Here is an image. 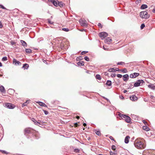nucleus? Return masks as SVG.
<instances>
[{
	"instance_id": "nucleus-22",
	"label": "nucleus",
	"mask_w": 155,
	"mask_h": 155,
	"mask_svg": "<svg viewBox=\"0 0 155 155\" xmlns=\"http://www.w3.org/2000/svg\"><path fill=\"white\" fill-rule=\"evenodd\" d=\"M147 8V6L146 5L143 4L140 7L141 9H144Z\"/></svg>"
},
{
	"instance_id": "nucleus-46",
	"label": "nucleus",
	"mask_w": 155,
	"mask_h": 155,
	"mask_svg": "<svg viewBox=\"0 0 155 155\" xmlns=\"http://www.w3.org/2000/svg\"><path fill=\"white\" fill-rule=\"evenodd\" d=\"M143 123L145 125H147V122L146 121H145V120H143Z\"/></svg>"
},
{
	"instance_id": "nucleus-21",
	"label": "nucleus",
	"mask_w": 155,
	"mask_h": 155,
	"mask_svg": "<svg viewBox=\"0 0 155 155\" xmlns=\"http://www.w3.org/2000/svg\"><path fill=\"white\" fill-rule=\"evenodd\" d=\"M143 130L147 131H148L150 130L149 128L148 127H147V125L143 126Z\"/></svg>"
},
{
	"instance_id": "nucleus-54",
	"label": "nucleus",
	"mask_w": 155,
	"mask_h": 155,
	"mask_svg": "<svg viewBox=\"0 0 155 155\" xmlns=\"http://www.w3.org/2000/svg\"><path fill=\"white\" fill-rule=\"evenodd\" d=\"M123 92H124V93H126V92H127V90H124V91Z\"/></svg>"
},
{
	"instance_id": "nucleus-16",
	"label": "nucleus",
	"mask_w": 155,
	"mask_h": 155,
	"mask_svg": "<svg viewBox=\"0 0 155 155\" xmlns=\"http://www.w3.org/2000/svg\"><path fill=\"white\" fill-rule=\"evenodd\" d=\"M129 78V76L128 74H126L123 76V80L124 81H126Z\"/></svg>"
},
{
	"instance_id": "nucleus-57",
	"label": "nucleus",
	"mask_w": 155,
	"mask_h": 155,
	"mask_svg": "<svg viewBox=\"0 0 155 155\" xmlns=\"http://www.w3.org/2000/svg\"><path fill=\"white\" fill-rule=\"evenodd\" d=\"M110 154L111 155H112L113 154V152L112 151L110 152Z\"/></svg>"
},
{
	"instance_id": "nucleus-14",
	"label": "nucleus",
	"mask_w": 155,
	"mask_h": 155,
	"mask_svg": "<svg viewBox=\"0 0 155 155\" xmlns=\"http://www.w3.org/2000/svg\"><path fill=\"white\" fill-rule=\"evenodd\" d=\"M130 139V137L129 136H127L125 137L124 140L125 143H128L129 142Z\"/></svg>"
},
{
	"instance_id": "nucleus-25",
	"label": "nucleus",
	"mask_w": 155,
	"mask_h": 155,
	"mask_svg": "<svg viewBox=\"0 0 155 155\" xmlns=\"http://www.w3.org/2000/svg\"><path fill=\"white\" fill-rule=\"evenodd\" d=\"M96 79L99 80H101V77L100 75L98 74H97L96 75Z\"/></svg>"
},
{
	"instance_id": "nucleus-50",
	"label": "nucleus",
	"mask_w": 155,
	"mask_h": 155,
	"mask_svg": "<svg viewBox=\"0 0 155 155\" xmlns=\"http://www.w3.org/2000/svg\"><path fill=\"white\" fill-rule=\"evenodd\" d=\"M2 26H2V23L1 22H0V28H2Z\"/></svg>"
},
{
	"instance_id": "nucleus-24",
	"label": "nucleus",
	"mask_w": 155,
	"mask_h": 155,
	"mask_svg": "<svg viewBox=\"0 0 155 155\" xmlns=\"http://www.w3.org/2000/svg\"><path fill=\"white\" fill-rule=\"evenodd\" d=\"M119 71L123 73H126L127 72V70L126 68H124L120 70L119 69Z\"/></svg>"
},
{
	"instance_id": "nucleus-63",
	"label": "nucleus",
	"mask_w": 155,
	"mask_h": 155,
	"mask_svg": "<svg viewBox=\"0 0 155 155\" xmlns=\"http://www.w3.org/2000/svg\"><path fill=\"white\" fill-rule=\"evenodd\" d=\"M98 155H104L102 154H99Z\"/></svg>"
},
{
	"instance_id": "nucleus-8",
	"label": "nucleus",
	"mask_w": 155,
	"mask_h": 155,
	"mask_svg": "<svg viewBox=\"0 0 155 155\" xmlns=\"http://www.w3.org/2000/svg\"><path fill=\"white\" fill-rule=\"evenodd\" d=\"M5 106L9 109H13L15 107V106L11 103H7L5 104Z\"/></svg>"
},
{
	"instance_id": "nucleus-48",
	"label": "nucleus",
	"mask_w": 155,
	"mask_h": 155,
	"mask_svg": "<svg viewBox=\"0 0 155 155\" xmlns=\"http://www.w3.org/2000/svg\"><path fill=\"white\" fill-rule=\"evenodd\" d=\"M87 51H83V52H82L81 53V54L82 55H83L85 54H86V53H87Z\"/></svg>"
},
{
	"instance_id": "nucleus-29",
	"label": "nucleus",
	"mask_w": 155,
	"mask_h": 155,
	"mask_svg": "<svg viewBox=\"0 0 155 155\" xmlns=\"http://www.w3.org/2000/svg\"><path fill=\"white\" fill-rule=\"evenodd\" d=\"M148 87L154 89L155 86L152 84H149L148 85Z\"/></svg>"
},
{
	"instance_id": "nucleus-15",
	"label": "nucleus",
	"mask_w": 155,
	"mask_h": 155,
	"mask_svg": "<svg viewBox=\"0 0 155 155\" xmlns=\"http://www.w3.org/2000/svg\"><path fill=\"white\" fill-rule=\"evenodd\" d=\"M31 120L34 122V124L35 125L39 126V124H40V122H39L35 120V119L34 118H32Z\"/></svg>"
},
{
	"instance_id": "nucleus-61",
	"label": "nucleus",
	"mask_w": 155,
	"mask_h": 155,
	"mask_svg": "<svg viewBox=\"0 0 155 155\" xmlns=\"http://www.w3.org/2000/svg\"><path fill=\"white\" fill-rule=\"evenodd\" d=\"M14 43V42H12L11 44L12 45H13Z\"/></svg>"
},
{
	"instance_id": "nucleus-64",
	"label": "nucleus",
	"mask_w": 155,
	"mask_h": 155,
	"mask_svg": "<svg viewBox=\"0 0 155 155\" xmlns=\"http://www.w3.org/2000/svg\"><path fill=\"white\" fill-rule=\"evenodd\" d=\"M84 130V128H83V130Z\"/></svg>"
},
{
	"instance_id": "nucleus-43",
	"label": "nucleus",
	"mask_w": 155,
	"mask_h": 155,
	"mask_svg": "<svg viewBox=\"0 0 155 155\" xmlns=\"http://www.w3.org/2000/svg\"><path fill=\"white\" fill-rule=\"evenodd\" d=\"M116 76V74H115V73L113 74H111V76L112 78H113L114 77H115Z\"/></svg>"
},
{
	"instance_id": "nucleus-35",
	"label": "nucleus",
	"mask_w": 155,
	"mask_h": 155,
	"mask_svg": "<svg viewBox=\"0 0 155 155\" xmlns=\"http://www.w3.org/2000/svg\"><path fill=\"white\" fill-rule=\"evenodd\" d=\"M116 149V146L114 145H113L111 147V149L113 150H115Z\"/></svg>"
},
{
	"instance_id": "nucleus-59",
	"label": "nucleus",
	"mask_w": 155,
	"mask_h": 155,
	"mask_svg": "<svg viewBox=\"0 0 155 155\" xmlns=\"http://www.w3.org/2000/svg\"><path fill=\"white\" fill-rule=\"evenodd\" d=\"M2 66V64L1 62H0V67H1Z\"/></svg>"
},
{
	"instance_id": "nucleus-62",
	"label": "nucleus",
	"mask_w": 155,
	"mask_h": 155,
	"mask_svg": "<svg viewBox=\"0 0 155 155\" xmlns=\"http://www.w3.org/2000/svg\"><path fill=\"white\" fill-rule=\"evenodd\" d=\"M121 98L122 99H123V98H124V97L123 96H122V97H121Z\"/></svg>"
},
{
	"instance_id": "nucleus-20",
	"label": "nucleus",
	"mask_w": 155,
	"mask_h": 155,
	"mask_svg": "<svg viewBox=\"0 0 155 155\" xmlns=\"http://www.w3.org/2000/svg\"><path fill=\"white\" fill-rule=\"evenodd\" d=\"M21 43L22 44L23 46L24 47H26L27 46V44L25 41L23 40H21Z\"/></svg>"
},
{
	"instance_id": "nucleus-37",
	"label": "nucleus",
	"mask_w": 155,
	"mask_h": 155,
	"mask_svg": "<svg viewBox=\"0 0 155 155\" xmlns=\"http://www.w3.org/2000/svg\"><path fill=\"white\" fill-rule=\"evenodd\" d=\"M145 26L144 24H142L140 26V28L141 29H142Z\"/></svg>"
},
{
	"instance_id": "nucleus-33",
	"label": "nucleus",
	"mask_w": 155,
	"mask_h": 155,
	"mask_svg": "<svg viewBox=\"0 0 155 155\" xmlns=\"http://www.w3.org/2000/svg\"><path fill=\"white\" fill-rule=\"evenodd\" d=\"M1 152L2 153L4 154H8V152H7V151L3 150H0Z\"/></svg>"
},
{
	"instance_id": "nucleus-34",
	"label": "nucleus",
	"mask_w": 155,
	"mask_h": 155,
	"mask_svg": "<svg viewBox=\"0 0 155 155\" xmlns=\"http://www.w3.org/2000/svg\"><path fill=\"white\" fill-rule=\"evenodd\" d=\"M2 60L3 61H6L7 60V58L6 57H5L2 58Z\"/></svg>"
},
{
	"instance_id": "nucleus-40",
	"label": "nucleus",
	"mask_w": 155,
	"mask_h": 155,
	"mask_svg": "<svg viewBox=\"0 0 155 155\" xmlns=\"http://www.w3.org/2000/svg\"><path fill=\"white\" fill-rule=\"evenodd\" d=\"M97 25L99 27H100L101 28H102V26L101 24V23H99Z\"/></svg>"
},
{
	"instance_id": "nucleus-10",
	"label": "nucleus",
	"mask_w": 155,
	"mask_h": 155,
	"mask_svg": "<svg viewBox=\"0 0 155 155\" xmlns=\"http://www.w3.org/2000/svg\"><path fill=\"white\" fill-rule=\"evenodd\" d=\"M108 71L110 72H115L116 71H119V69L117 68H110L108 70Z\"/></svg>"
},
{
	"instance_id": "nucleus-53",
	"label": "nucleus",
	"mask_w": 155,
	"mask_h": 155,
	"mask_svg": "<svg viewBox=\"0 0 155 155\" xmlns=\"http://www.w3.org/2000/svg\"><path fill=\"white\" fill-rule=\"evenodd\" d=\"M83 125L84 127H85L87 125L86 124H85V123H84Z\"/></svg>"
},
{
	"instance_id": "nucleus-44",
	"label": "nucleus",
	"mask_w": 155,
	"mask_h": 155,
	"mask_svg": "<svg viewBox=\"0 0 155 155\" xmlns=\"http://www.w3.org/2000/svg\"><path fill=\"white\" fill-rule=\"evenodd\" d=\"M43 111L45 113V114H46V115H47L48 114V111H46V110H43Z\"/></svg>"
},
{
	"instance_id": "nucleus-27",
	"label": "nucleus",
	"mask_w": 155,
	"mask_h": 155,
	"mask_svg": "<svg viewBox=\"0 0 155 155\" xmlns=\"http://www.w3.org/2000/svg\"><path fill=\"white\" fill-rule=\"evenodd\" d=\"M58 5L60 7H63V6L64 5L63 4V3H62L61 2H58Z\"/></svg>"
},
{
	"instance_id": "nucleus-28",
	"label": "nucleus",
	"mask_w": 155,
	"mask_h": 155,
	"mask_svg": "<svg viewBox=\"0 0 155 155\" xmlns=\"http://www.w3.org/2000/svg\"><path fill=\"white\" fill-rule=\"evenodd\" d=\"M78 64L79 66L83 65L84 64V62L81 61H80L78 63Z\"/></svg>"
},
{
	"instance_id": "nucleus-45",
	"label": "nucleus",
	"mask_w": 155,
	"mask_h": 155,
	"mask_svg": "<svg viewBox=\"0 0 155 155\" xmlns=\"http://www.w3.org/2000/svg\"><path fill=\"white\" fill-rule=\"evenodd\" d=\"M78 126H79V125H78V123H75L74 124V126L75 127H78Z\"/></svg>"
},
{
	"instance_id": "nucleus-55",
	"label": "nucleus",
	"mask_w": 155,
	"mask_h": 155,
	"mask_svg": "<svg viewBox=\"0 0 155 155\" xmlns=\"http://www.w3.org/2000/svg\"><path fill=\"white\" fill-rule=\"evenodd\" d=\"M76 118L78 119H79L80 118V117L79 116H77Z\"/></svg>"
},
{
	"instance_id": "nucleus-36",
	"label": "nucleus",
	"mask_w": 155,
	"mask_h": 155,
	"mask_svg": "<svg viewBox=\"0 0 155 155\" xmlns=\"http://www.w3.org/2000/svg\"><path fill=\"white\" fill-rule=\"evenodd\" d=\"M84 59L85 60L87 61H89V58H88V57L87 56L85 57L84 58Z\"/></svg>"
},
{
	"instance_id": "nucleus-32",
	"label": "nucleus",
	"mask_w": 155,
	"mask_h": 155,
	"mask_svg": "<svg viewBox=\"0 0 155 155\" xmlns=\"http://www.w3.org/2000/svg\"><path fill=\"white\" fill-rule=\"evenodd\" d=\"M95 133L98 136H100L101 135V133L100 131L95 130Z\"/></svg>"
},
{
	"instance_id": "nucleus-9",
	"label": "nucleus",
	"mask_w": 155,
	"mask_h": 155,
	"mask_svg": "<svg viewBox=\"0 0 155 155\" xmlns=\"http://www.w3.org/2000/svg\"><path fill=\"white\" fill-rule=\"evenodd\" d=\"M139 74L138 73H134L133 74H130V77L131 78H134L137 77L138 75Z\"/></svg>"
},
{
	"instance_id": "nucleus-1",
	"label": "nucleus",
	"mask_w": 155,
	"mask_h": 155,
	"mask_svg": "<svg viewBox=\"0 0 155 155\" xmlns=\"http://www.w3.org/2000/svg\"><path fill=\"white\" fill-rule=\"evenodd\" d=\"M135 147L138 149H143L145 147L143 141L140 138L136 139L134 143Z\"/></svg>"
},
{
	"instance_id": "nucleus-17",
	"label": "nucleus",
	"mask_w": 155,
	"mask_h": 155,
	"mask_svg": "<svg viewBox=\"0 0 155 155\" xmlns=\"http://www.w3.org/2000/svg\"><path fill=\"white\" fill-rule=\"evenodd\" d=\"M37 103L41 106L47 107V106L45 103L39 101Z\"/></svg>"
},
{
	"instance_id": "nucleus-56",
	"label": "nucleus",
	"mask_w": 155,
	"mask_h": 155,
	"mask_svg": "<svg viewBox=\"0 0 155 155\" xmlns=\"http://www.w3.org/2000/svg\"><path fill=\"white\" fill-rule=\"evenodd\" d=\"M154 97L153 96H150V98H153Z\"/></svg>"
},
{
	"instance_id": "nucleus-47",
	"label": "nucleus",
	"mask_w": 155,
	"mask_h": 155,
	"mask_svg": "<svg viewBox=\"0 0 155 155\" xmlns=\"http://www.w3.org/2000/svg\"><path fill=\"white\" fill-rule=\"evenodd\" d=\"M0 6L1 8H2V9H7L4 6H3L2 5H0Z\"/></svg>"
},
{
	"instance_id": "nucleus-5",
	"label": "nucleus",
	"mask_w": 155,
	"mask_h": 155,
	"mask_svg": "<svg viewBox=\"0 0 155 155\" xmlns=\"http://www.w3.org/2000/svg\"><path fill=\"white\" fill-rule=\"evenodd\" d=\"M144 83V81L142 80H138L134 84V86L135 87H138L141 84H142Z\"/></svg>"
},
{
	"instance_id": "nucleus-42",
	"label": "nucleus",
	"mask_w": 155,
	"mask_h": 155,
	"mask_svg": "<svg viewBox=\"0 0 155 155\" xmlns=\"http://www.w3.org/2000/svg\"><path fill=\"white\" fill-rule=\"evenodd\" d=\"M117 76L118 78H121L122 77V75L120 74H117Z\"/></svg>"
},
{
	"instance_id": "nucleus-7",
	"label": "nucleus",
	"mask_w": 155,
	"mask_h": 155,
	"mask_svg": "<svg viewBox=\"0 0 155 155\" xmlns=\"http://www.w3.org/2000/svg\"><path fill=\"white\" fill-rule=\"evenodd\" d=\"M79 22L82 26H86L87 25V22L85 20L80 19L79 21Z\"/></svg>"
},
{
	"instance_id": "nucleus-4",
	"label": "nucleus",
	"mask_w": 155,
	"mask_h": 155,
	"mask_svg": "<svg viewBox=\"0 0 155 155\" xmlns=\"http://www.w3.org/2000/svg\"><path fill=\"white\" fill-rule=\"evenodd\" d=\"M34 131V130L30 127H28L25 128L24 130V134H29L30 133H31Z\"/></svg>"
},
{
	"instance_id": "nucleus-52",
	"label": "nucleus",
	"mask_w": 155,
	"mask_h": 155,
	"mask_svg": "<svg viewBox=\"0 0 155 155\" xmlns=\"http://www.w3.org/2000/svg\"><path fill=\"white\" fill-rule=\"evenodd\" d=\"M152 12L153 13H155V8H154L152 10Z\"/></svg>"
},
{
	"instance_id": "nucleus-41",
	"label": "nucleus",
	"mask_w": 155,
	"mask_h": 155,
	"mask_svg": "<svg viewBox=\"0 0 155 155\" xmlns=\"http://www.w3.org/2000/svg\"><path fill=\"white\" fill-rule=\"evenodd\" d=\"M48 23L50 24H53V22H52L50 19H48Z\"/></svg>"
},
{
	"instance_id": "nucleus-13",
	"label": "nucleus",
	"mask_w": 155,
	"mask_h": 155,
	"mask_svg": "<svg viewBox=\"0 0 155 155\" xmlns=\"http://www.w3.org/2000/svg\"><path fill=\"white\" fill-rule=\"evenodd\" d=\"M130 98L131 100L134 101H137L138 99L137 97L135 95H133L130 97Z\"/></svg>"
},
{
	"instance_id": "nucleus-60",
	"label": "nucleus",
	"mask_w": 155,
	"mask_h": 155,
	"mask_svg": "<svg viewBox=\"0 0 155 155\" xmlns=\"http://www.w3.org/2000/svg\"><path fill=\"white\" fill-rule=\"evenodd\" d=\"M103 48H104V50H106V48H104V46H103Z\"/></svg>"
},
{
	"instance_id": "nucleus-19",
	"label": "nucleus",
	"mask_w": 155,
	"mask_h": 155,
	"mask_svg": "<svg viewBox=\"0 0 155 155\" xmlns=\"http://www.w3.org/2000/svg\"><path fill=\"white\" fill-rule=\"evenodd\" d=\"M28 67V64H27L25 63L23 65L22 68H24V69H27Z\"/></svg>"
},
{
	"instance_id": "nucleus-6",
	"label": "nucleus",
	"mask_w": 155,
	"mask_h": 155,
	"mask_svg": "<svg viewBox=\"0 0 155 155\" xmlns=\"http://www.w3.org/2000/svg\"><path fill=\"white\" fill-rule=\"evenodd\" d=\"M107 35V34L106 32H103L99 33V36L102 39H104Z\"/></svg>"
},
{
	"instance_id": "nucleus-18",
	"label": "nucleus",
	"mask_w": 155,
	"mask_h": 155,
	"mask_svg": "<svg viewBox=\"0 0 155 155\" xmlns=\"http://www.w3.org/2000/svg\"><path fill=\"white\" fill-rule=\"evenodd\" d=\"M0 91L1 92H5V90L4 87L2 85L0 86Z\"/></svg>"
},
{
	"instance_id": "nucleus-49",
	"label": "nucleus",
	"mask_w": 155,
	"mask_h": 155,
	"mask_svg": "<svg viewBox=\"0 0 155 155\" xmlns=\"http://www.w3.org/2000/svg\"><path fill=\"white\" fill-rule=\"evenodd\" d=\"M109 137L110 139L113 140L114 141H115V140H114V138L112 136H110V137Z\"/></svg>"
},
{
	"instance_id": "nucleus-39",
	"label": "nucleus",
	"mask_w": 155,
	"mask_h": 155,
	"mask_svg": "<svg viewBox=\"0 0 155 155\" xmlns=\"http://www.w3.org/2000/svg\"><path fill=\"white\" fill-rule=\"evenodd\" d=\"M62 29L63 30L65 31H69V30L68 28H63Z\"/></svg>"
},
{
	"instance_id": "nucleus-58",
	"label": "nucleus",
	"mask_w": 155,
	"mask_h": 155,
	"mask_svg": "<svg viewBox=\"0 0 155 155\" xmlns=\"http://www.w3.org/2000/svg\"><path fill=\"white\" fill-rule=\"evenodd\" d=\"M78 150H78V149H75V151L76 152H78Z\"/></svg>"
},
{
	"instance_id": "nucleus-30",
	"label": "nucleus",
	"mask_w": 155,
	"mask_h": 155,
	"mask_svg": "<svg viewBox=\"0 0 155 155\" xmlns=\"http://www.w3.org/2000/svg\"><path fill=\"white\" fill-rule=\"evenodd\" d=\"M58 1H54L53 2V4L54 5H55V6H58Z\"/></svg>"
},
{
	"instance_id": "nucleus-38",
	"label": "nucleus",
	"mask_w": 155,
	"mask_h": 155,
	"mask_svg": "<svg viewBox=\"0 0 155 155\" xmlns=\"http://www.w3.org/2000/svg\"><path fill=\"white\" fill-rule=\"evenodd\" d=\"M125 64V63L124 62H118L117 64H118V65H122V64Z\"/></svg>"
},
{
	"instance_id": "nucleus-2",
	"label": "nucleus",
	"mask_w": 155,
	"mask_h": 155,
	"mask_svg": "<svg viewBox=\"0 0 155 155\" xmlns=\"http://www.w3.org/2000/svg\"><path fill=\"white\" fill-rule=\"evenodd\" d=\"M140 16L142 18L148 19L149 18L150 15L148 14L147 12L143 11L140 13Z\"/></svg>"
},
{
	"instance_id": "nucleus-11",
	"label": "nucleus",
	"mask_w": 155,
	"mask_h": 155,
	"mask_svg": "<svg viewBox=\"0 0 155 155\" xmlns=\"http://www.w3.org/2000/svg\"><path fill=\"white\" fill-rule=\"evenodd\" d=\"M13 64H14L16 65H21V63L20 62L17 61L15 59H13Z\"/></svg>"
},
{
	"instance_id": "nucleus-12",
	"label": "nucleus",
	"mask_w": 155,
	"mask_h": 155,
	"mask_svg": "<svg viewBox=\"0 0 155 155\" xmlns=\"http://www.w3.org/2000/svg\"><path fill=\"white\" fill-rule=\"evenodd\" d=\"M111 41L112 39L109 38H108L105 40V42L108 44H110L111 43Z\"/></svg>"
},
{
	"instance_id": "nucleus-26",
	"label": "nucleus",
	"mask_w": 155,
	"mask_h": 155,
	"mask_svg": "<svg viewBox=\"0 0 155 155\" xmlns=\"http://www.w3.org/2000/svg\"><path fill=\"white\" fill-rule=\"evenodd\" d=\"M25 51L28 53H30L31 52V50L30 49H26Z\"/></svg>"
},
{
	"instance_id": "nucleus-23",
	"label": "nucleus",
	"mask_w": 155,
	"mask_h": 155,
	"mask_svg": "<svg viewBox=\"0 0 155 155\" xmlns=\"http://www.w3.org/2000/svg\"><path fill=\"white\" fill-rule=\"evenodd\" d=\"M106 84L108 86H110L111 85V82L110 81L108 80L106 83Z\"/></svg>"
},
{
	"instance_id": "nucleus-31",
	"label": "nucleus",
	"mask_w": 155,
	"mask_h": 155,
	"mask_svg": "<svg viewBox=\"0 0 155 155\" xmlns=\"http://www.w3.org/2000/svg\"><path fill=\"white\" fill-rule=\"evenodd\" d=\"M28 104V101H27L25 103H24L22 105V107H23L24 106H26L27 105V104Z\"/></svg>"
},
{
	"instance_id": "nucleus-51",
	"label": "nucleus",
	"mask_w": 155,
	"mask_h": 155,
	"mask_svg": "<svg viewBox=\"0 0 155 155\" xmlns=\"http://www.w3.org/2000/svg\"><path fill=\"white\" fill-rule=\"evenodd\" d=\"M48 1L49 2H51L53 3V2L54 1V0H48Z\"/></svg>"
},
{
	"instance_id": "nucleus-3",
	"label": "nucleus",
	"mask_w": 155,
	"mask_h": 155,
	"mask_svg": "<svg viewBox=\"0 0 155 155\" xmlns=\"http://www.w3.org/2000/svg\"><path fill=\"white\" fill-rule=\"evenodd\" d=\"M120 116L122 118H124L126 121L127 123H131V119L129 117L124 114H122Z\"/></svg>"
}]
</instances>
